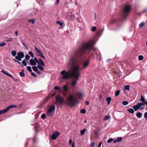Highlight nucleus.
<instances>
[{"label":"nucleus","mask_w":147,"mask_h":147,"mask_svg":"<svg viewBox=\"0 0 147 147\" xmlns=\"http://www.w3.org/2000/svg\"><path fill=\"white\" fill-rule=\"evenodd\" d=\"M79 48L74 54L71 56L68 60V64L71 66L69 71L63 70L60 72L62 76L61 78V81L62 80L69 79L71 78L78 79L80 75L79 72V66L78 58L82 56L83 53V44L81 42Z\"/></svg>","instance_id":"nucleus-1"},{"label":"nucleus","mask_w":147,"mask_h":147,"mask_svg":"<svg viewBox=\"0 0 147 147\" xmlns=\"http://www.w3.org/2000/svg\"><path fill=\"white\" fill-rule=\"evenodd\" d=\"M82 94L81 91L76 92L74 95L70 94L65 99L63 98L60 96L56 97V100L61 104H65L71 107H73L77 103L78 100L80 99L82 97Z\"/></svg>","instance_id":"nucleus-2"},{"label":"nucleus","mask_w":147,"mask_h":147,"mask_svg":"<svg viewBox=\"0 0 147 147\" xmlns=\"http://www.w3.org/2000/svg\"><path fill=\"white\" fill-rule=\"evenodd\" d=\"M95 44L94 40L93 39H91L83 44V53H89L92 50L94 51L95 49L93 47Z\"/></svg>","instance_id":"nucleus-3"},{"label":"nucleus","mask_w":147,"mask_h":147,"mask_svg":"<svg viewBox=\"0 0 147 147\" xmlns=\"http://www.w3.org/2000/svg\"><path fill=\"white\" fill-rule=\"evenodd\" d=\"M24 56V55L22 52H19L18 53L17 55L15 57V58L13 59L14 61L17 62L18 63L21 65V62L18 61H21L22 59L23 58Z\"/></svg>","instance_id":"nucleus-4"},{"label":"nucleus","mask_w":147,"mask_h":147,"mask_svg":"<svg viewBox=\"0 0 147 147\" xmlns=\"http://www.w3.org/2000/svg\"><path fill=\"white\" fill-rule=\"evenodd\" d=\"M145 105H146L147 107V102H146L144 103H142V102H139L137 105L134 106L132 107L135 111H136L139 109L142 110L144 109V107L143 106Z\"/></svg>","instance_id":"nucleus-5"},{"label":"nucleus","mask_w":147,"mask_h":147,"mask_svg":"<svg viewBox=\"0 0 147 147\" xmlns=\"http://www.w3.org/2000/svg\"><path fill=\"white\" fill-rule=\"evenodd\" d=\"M37 63L38 64V67L39 70L43 71L44 69V67L45 66V64L42 60L41 59H38Z\"/></svg>","instance_id":"nucleus-6"},{"label":"nucleus","mask_w":147,"mask_h":147,"mask_svg":"<svg viewBox=\"0 0 147 147\" xmlns=\"http://www.w3.org/2000/svg\"><path fill=\"white\" fill-rule=\"evenodd\" d=\"M55 107V106H51L47 112V115L49 116H52L54 114Z\"/></svg>","instance_id":"nucleus-7"},{"label":"nucleus","mask_w":147,"mask_h":147,"mask_svg":"<svg viewBox=\"0 0 147 147\" xmlns=\"http://www.w3.org/2000/svg\"><path fill=\"white\" fill-rule=\"evenodd\" d=\"M34 48L36 51V54L39 57L45 59V57L43 55V54L42 52L39 49L36 47L35 46Z\"/></svg>","instance_id":"nucleus-8"},{"label":"nucleus","mask_w":147,"mask_h":147,"mask_svg":"<svg viewBox=\"0 0 147 147\" xmlns=\"http://www.w3.org/2000/svg\"><path fill=\"white\" fill-rule=\"evenodd\" d=\"M131 9V7L129 5H126L123 9V11L125 13H128L129 12Z\"/></svg>","instance_id":"nucleus-9"},{"label":"nucleus","mask_w":147,"mask_h":147,"mask_svg":"<svg viewBox=\"0 0 147 147\" xmlns=\"http://www.w3.org/2000/svg\"><path fill=\"white\" fill-rule=\"evenodd\" d=\"M60 134V132L57 131H55L51 135V138L53 140H55Z\"/></svg>","instance_id":"nucleus-10"},{"label":"nucleus","mask_w":147,"mask_h":147,"mask_svg":"<svg viewBox=\"0 0 147 147\" xmlns=\"http://www.w3.org/2000/svg\"><path fill=\"white\" fill-rule=\"evenodd\" d=\"M38 59L36 57H35L34 58L30 60V64L33 65H36Z\"/></svg>","instance_id":"nucleus-11"},{"label":"nucleus","mask_w":147,"mask_h":147,"mask_svg":"<svg viewBox=\"0 0 147 147\" xmlns=\"http://www.w3.org/2000/svg\"><path fill=\"white\" fill-rule=\"evenodd\" d=\"M17 107V106L16 105H11L7 107L5 109L6 111V112H7L10 109L12 108H16Z\"/></svg>","instance_id":"nucleus-12"},{"label":"nucleus","mask_w":147,"mask_h":147,"mask_svg":"<svg viewBox=\"0 0 147 147\" xmlns=\"http://www.w3.org/2000/svg\"><path fill=\"white\" fill-rule=\"evenodd\" d=\"M89 62L88 60H83V69L86 68L88 65Z\"/></svg>","instance_id":"nucleus-13"},{"label":"nucleus","mask_w":147,"mask_h":147,"mask_svg":"<svg viewBox=\"0 0 147 147\" xmlns=\"http://www.w3.org/2000/svg\"><path fill=\"white\" fill-rule=\"evenodd\" d=\"M122 140L121 137H118L116 139H115L113 141L114 143L121 142Z\"/></svg>","instance_id":"nucleus-14"},{"label":"nucleus","mask_w":147,"mask_h":147,"mask_svg":"<svg viewBox=\"0 0 147 147\" xmlns=\"http://www.w3.org/2000/svg\"><path fill=\"white\" fill-rule=\"evenodd\" d=\"M106 99L107 102V105H109L112 99L111 97H108L106 98Z\"/></svg>","instance_id":"nucleus-15"},{"label":"nucleus","mask_w":147,"mask_h":147,"mask_svg":"<svg viewBox=\"0 0 147 147\" xmlns=\"http://www.w3.org/2000/svg\"><path fill=\"white\" fill-rule=\"evenodd\" d=\"M1 71L2 72L3 74H5L7 76H8L9 77H10L11 78L12 77V75H11L9 74L8 73L6 72H5L4 70H2Z\"/></svg>","instance_id":"nucleus-16"},{"label":"nucleus","mask_w":147,"mask_h":147,"mask_svg":"<svg viewBox=\"0 0 147 147\" xmlns=\"http://www.w3.org/2000/svg\"><path fill=\"white\" fill-rule=\"evenodd\" d=\"M142 115V113L138 112H137V113L136 114V116L138 118H141Z\"/></svg>","instance_id":"nucleus-17"},{"label":"nucleus","mask_w":147,"mask_h":147,"mask_svg":"<svg viewBox=\"0 0 147 147\" xmlns=\"http://www.w3.org/2000/svg\"><path fill=\"white\" fill-rule=\"evenodd\" d=\"M127 111L129 113L131 114H133L134 112V110L132 108H129L128 109Z\"/></svg>","instance_id":"nucleus-18"},{"label":"nucleus","mask_w":147,"mask_h":147,"mask_svg":"<svg viewBox=\"0 0 147 147\" xmlns=\"http://www.w3.org/2000/svg\"><path fill=\"white\" fill-rule=\"evenodd\" d=\"M140 100L141 101V102L143 103H144L146 102L145 101V100L144 96L142 95H141V98L140 99Z\"/></svg>","instance_id":"nucleus-19"},{"label":"nucleus","mask_w":147,"mask_h":147,"mask_svg":"<svg viewBox=\"0 0 147 147\" xmlns=\"http://www.w3.org/2000/svg\"><path fill=\"white\" fill-rule=\"evenodd\" d=\"M38 66L37 67V66H33L32 67V68L33 70L35 72H36L37 71H38Z\"/></svg>","instance_id":"nucleus-20"},{"label":"nucleus","mask_w":147,"mask_h":147,"mask_svg":"<svg viewBox=\"0 0 147 147\" xmlns=\"http://www.w3.org/2000/svg\"><path fill=\"white\" fill-rule=\"evenodd\" d=\"M56 23L57 24H59L60 26L62 27L61 28H63L64 27V26H63V23L62 22H61L60 21H57L56 22Z\"/></svg>","instance_id":"nucleus-21"},{"label":"nucleus","mask_w":147,"mask_h":147,"mask_svg":"<svg viewBox=\"0 0 147 147\" xmlns=\"http://www.w3.org/2000/svg\"><path fill=\"white\" fill-rule=\"evenodd\" d=\"M110 118V116L107 115L104 118V120L105 121L109 119Z\"/></svg>","instance_id":"nucleus-22"},{"label":"nucleus","mask_w":147,"mask_h":147,"mask_svg":"<svg viewBox=\"0 0 147 147\" xmlns=\"http://www.w3.org/2000/svg\"><path fill=\"white\" fill-rule=\"evenodd\" d=\"M13 40V38H7L6 41L7 42H9L10 41H11Z\"/></svg>","instance_id":"nucleus-23"},{"label":"nucleus","mask_w":147,"mask_h":147,"mask_svg":"<svg viewBox=\"0 0 147 147\" xmlns=\"http://www.w3.org/2000/svg\"><path fill=\"white\" fill-rule=\"evenodd\" d=\"M23 71H21L20 73V76H21L22 77H24L25 76V75L24 73V70L23 69Z\"/></svg>","instance_id":"nucleus-24"},{"label":"nucleus","mask_w":147,"mask_h":147,"mask_svg":"<svg viewBox=\"0 0 147 147\" xmlns=\"http://www.w3.org/2000/svg\"><path fill=\"white\" fill-rule=\"evenodd\" d=\"M27 69L30 72H32V68L30 66H28L27 67Z\"/></svg>","instance_id":"nucleus-25"},{"label":"nucleus","mask_w":147,"mask_h":147,"mask_svg":"<svg viewBox=\"0 0 147 147\" xmlns=\"http://www.w3.org/2000/svg\"><path fill=\"white\" fill-rule=\"evenodd\" d=\"M125 89L129 91V86L128 85H126L125 86Z\"/></svg>","instance_id":"nucleus-26"},{"label":"nucleus","mask_w":147,"mask_h":147,"mask_svg":"<svg viewBox=\"0 0 147 147\" xmlns=\"http://www.w3.org/2000/svg\"><path fill=\"white\" fill-rule=\"evenodd\" d=\"M11 55L13 56H15L16 54V52L15 51H11Z\"/></svg>","instance_id":"nucleus-27"},{"label":"nucleus","mask_w":147,"mask_h":147,"mask_svg":"<svg viewBox=\"0 0 147 147\" xmlns=\"http://www.w3.org/2000/svg\"><path fill=\"white\" fill-rule=\"evenodd\" d=\"M122 103L124 105H126L129 104V102L127 101H123Z\"/></svg>","instance_id":"nucleus-28"},{"label":"nucleus","mask_w":147,"mask_h":147,"mask_svg":"<svg viewBox=\"0 0 147 147\" xmlns=\"http://www.w3.org/2000/svg\"><path fill=\"white\" fill-rule=\"evenodd\" d=\"M120 92L119 90H117L115 92V95L116 96H117L119 95Z\"/></svg>","instance_id":"nucleus-29"},{"label":"nucleus","mask_w":147,"mask_h":147,"mask_svg":"<svg viewBox=\"0 0 147 147\" xmlns=\"http://www.w3.org/2000/svg\"><path fill=\"white\" fill-rule=\"evenodd\" d=\"M63 88L65 91H67L68 90V87L66 85L64 86L63 87Z\"/></svg>","instance_id":"nucleus-30"},{"label":"nucleus","mask_w":147,"mask_h":147,"mask_svg":"<svg viewBox=\"0 0 147 147\" xmlns=\"http://www.w3.org/2000/svg\"><path fill=\"white\" fill-rule=\"evenodd\" d=\"M144 26V22H142L140 24L139 26L140 28H142Z\"/></svg>","instance_id":"nucleus-31"},{"label":"nucleus","mask_w":147,"mask_h":147,"mask_svg":"<svg viewBox=\"0 0 147 147\" xmlns=\"http://www.w3.org/2000/svg\"><path fill=\"white\" fill-rule=\"evenodd\" d=\"M144 57L142 55H140L138 57V59L140 60H142L143 59Z\"/></svg>","instance_id":"nucleus-32"},{"label":"nucleus","mask_w":147,"mask_h":147,"mask_svg":"<svg viewBox=\"0 0 147 147\" xmlns=\"http://www.w3.org/2000/svg\"><path fill=\"white\" fill-rule=\"evenodd\" d=\"M22 63L23 64L24 66H26L27 65V62L26 60L25 59L22 61Z\"/></svg>","instance_id":"nucleus-33"},{"label":"nucleus","mask_w":147,"mask_h":147,"mask_svg":"<svg viewBox=\"0 0 147 147\" xmlns=\"http://www.w3.org/2000/svg\"><path fill=\"white\" fill-rule=\"evenodd\" d=\"M46 115L45 113L42 114L41 116V118L42 119H44L46 118Z\"/></svg>","instance_id":"nucleus-34"},{"label":"nucleus","mask_w":147,"mask_h":147,"mask_svg":"<svg viewBox=\"0 0 147 147\" xmlns=\"http://www.w3.org/2000/svg\"><path fill=\"white\" fill-rule=\"evenodd\" d=\"M6 111L5 109L0 111V115L6 113Z\"/></svg>","instance_id":"nucleus-35"},{"label":"nucleus","mask_w":147,"mask_h":147,"mask_svg":"<svg viewBox=\"0 0 147 147\" xmlns=\"http://www.w3.org/2000/svg\"><path fill=\"white\" fill-rule=\"evenodd\" d=\"M76 83L77 82L76 81L74 80L71 83V85L72 86H74L76 84Z\"/></svg>","instance_id":"nucleus-36"},{"label":"nucleus","mask_w":147,"mask_h":147,"mask_svg":"<svg viewBox=\"0 0 147 147\" xmlns=\"http://www.w3.org/2000/svg\"><path fill=\"white\" fill-rule=\"evenodd\" d=\"M28 53H29V54L31 55V57L32 58H33L34 57V54L33 53L32 51H30Z\"/></svg>","instance_id":"nucleus-37"},{"label":"nucleus","mask_w":147,"mask_h":147,"mask_svg":"<svg viewBox=\"0 0 147 147\" xmlns=\"http://www.w3.org/2000/svg\"><path fill=\"white\" fill-rule=\"evenodd\" d=\"M28 22H31L32 24H33L35 22V20L34 19L29 20H28Z\"/></svg>","instance_id":"nucleus-38"},{"label":"nucleus","mask_w":147,"mask_h":147,"mask_svg":"<svg viewBox=\"0 0 147 147\" xmlns=\"http://www.w3.org/2000/svg\"><path fill=\"white\" fill-rule=\"evenodd\" d=\"M30 56L28 55H26L25 57V58L27 60H28L30 58Z\"/></svg>","instance_id":"nucleus-39"},{"label":"nucleus","mask_w":147,"mask_h":147,"mask_svg":"<svg viewBox=\"0 0 147 147\" xmlns=\"http://www.w3.org/2000/svg\"><path fill=\"white\" fill-rule=\"evenodd\" d=\"M114 140V139L113 138H110L107 141V143H110L111 142Z\"/></svg>","instance_id":"nucleus-40"},{"label":"nucleus","mask_w":147,"mask_h":147,"mask_svg":"<svg viewBox=\"0 0 147 147\" xmlns=\"http://www.w3.org/2000/svg\"><path fill=\"white\" fill-rule=\"evenodd\" d=\"M60 87H59L57 86H55V87L54 88V89L56 90H59L60 89Z\"/></svg>","instance_id":"nucleus-41"},{"label":"nucleus","mask_w":147,"mask_h":147,"mask_svg":"<svg viewBox=\"0 0 147 147\" xmlns=\"http://www.w3.org/2000/svg\"><path fill=\"white\" fill-rule=\"evenodd\" d=\"M96 27L95 26H93L92 28V32H94L96 30Z\"/></svg>","instance_id":"nucleus-42"},{"label":"nucleus","mask_w":147,"mask_h":147,"mask_svg":"<svg viewBox=\"0 0 147 147\" xmlns=\"http://www.w3.org/2000/svg\"><path fill=\"white\" fill-rule=\"evenodd\" d=\"M5 43L4 42H2L0 43V47H3L5 46Z\"/></svg>","instance_id":"nucleus-43"},{"label":"nucleus","mask_w":147,"mask_h":147,"mask_svg":"<svg viewBox=\"0 0 147 147\" xmlns=\"http://www.w3.org/2000/svg\"><path fill=\"white\" fill-rule=\"evenodd\" d=\"M95 146V143L94 142H92L90 144V147H94Z\"/></svg>","instance_id":"nucleus-44"},{"label":"nucleus","mask_w":147,"mask_h":147,"mask_svg":"<svg viewBox=\"0 0 147 147\" xmlns=\"http://www.w3.org/2000/svg\"><path fill=\"white\" fill-rule=\"evenodd\" d=\"M72 142V140L71 139H70L69 140V144L70 146H71Z\"/></svg>","instance_id":"nucleus-45"},{"label":"nucleus","mask_w":147,"mask_h":147,"mask_svg":"<svg viewBox=\"0 0 147 147\" xmlns=\"http://www.w3.org/2000/svg\"><path fill=\"white\" fill-rule=\"evenodd\" d=\"M31 75L34 77H37V75L34 72L32 73Z\"/></svg>","instance_id":"nucleus-46"},{"label":"nucleus","mask_w":147,"mask_h":147,"mask_svg":"<svg viewBox=\"0 0 147 147\" xmlns=\"http://www.w3.org/2000/svg\"><path fill=\"white\" fill-rule=\"evenodd\" d=\"M22 44L26 48H28V47L26 44L24 42H22Z\"/></svg>","instance_id":"nucleus-47"},{"label":"nucleus","mask_w":147,"mask_h":147,"mask_svg":"<svg viewBox=\"0 0 147 147\" xmlns=\"http://www.w3.org/2000/svg\"><path fill=\"white\" fill-rule=\"evenodd\" d=\"M144 117L147 119V112H145L144 114Z\"/></svg>","instance_id":"nucleus-48"},{"label":"nucleus","mask_w":147,"mask_h":147,"mask_svg":"<svg viewBox=\"0 0 147 147\" xmlns=\"http://www.w3.org/2000/svg\"><path fill=\"white\" fill-rule=\"evenodd\" d=\"M102 96L101 95H100L98 96V98L99 100H101Z\"/></svg>","instance_id":"nucleus-49"},{"label":"nucleus","mask_w":147,"mask_h":147,"mask_svg":"<svg viewBox=\"0 0 147 147\" xmlns=\"http://www.w3.org/2000/svg\"><path fill=\"white\" fill-rule=\"evenodd\" d=\"M102 144V142H100V143L99 144L98 147H100L101 146Z\"/></svg>","instance_id":"nucleus-50"},{"label":"nucleus","mask_w":147,"mask_h":147,"mask_svg":"<svg viewBox=\"0 0 147 147\" xmlns=\"http://www.w3.org/2000/svg\"><path fill=\"white\" fill-rule=\"evenodd\" d=\"M36 72L39 75H40V74H42V72H41L40 71H39L38 70Z\"/></svg>","instance_id":"nucleus-51"},{"label":"nucleus","mask_w":147,"mask_h":147,"mask_svg":"<svg viewBox=\"0 0 147 147\" xmlns=\"http://www.w3.org/2000/svg\"><path fill=\"white\" fill-rule=\"evenodd\" d=\"M85 104L86 105H88L89 104V102L88 101H86L85 102Z\"/></svg>","instance_id":"nucleus-52"},{"label":"nucleus","mask_w":147,"mask_h":147,"mask_svg":"<svg viewBox=\"0 0 147 147\" xmlns=\"http://www.w3.org/2000/svg\"><path fill=\"white\" fill-rule=\"evenodd\" d=\"M71 147H75V143L74 142H73L72 143V144L71 145Z\"/></svg>","instance_id":"nucleus-53"},{"label":"nucleus","mask_w":147,"mask_h":147,"mask_svg":"<svg viewBox=\"0 0 147 147\" xmlns=\"http://www.w3.org/2000/svg\"><path fill=\"white\" fill-rule=\"evenodd\" d=\"M18 33V32L17 31H16L15 32V34L16 36H17Z\"/></svg>","instance_id":"nucleus-54"},{"label":"nucleus","mask_w":147,"mask_h":147,"mask_svg":"<svg viewBox=\"0 0 147 147\" xmlns=\"http://www.w3.org/2000/svg\"><path fill=\"white\" fill-rule=\"evenodd\" d=\"M59 0H57L56 2V4H59Z\"/></svg>","instance_id":"nucleus-55"},{"label":"nucleus","mask_w":147,"mask_h":147,"mask_svg":"<svg viewBox=\"0 0 147 147\" xmlns=\"http://www.w3.org/2000/svg\"><path fill=\"white\" fill-rule=\"evenodd\" d=\"M98 134V131L96 132L95 133V135L96 136H97Z\"/></svg>","instance_id":"nucleus-56"},{"label":"nucleus","mask_w":147,"mask_h":147,"mask_svg":"<svg viewBox=\"0 0 147 147\" xmlns=\"http://www.w3.org/2000/svg\"><path fill=\"white\" fill-rule=\"evenodd\" d=\"M86 130V129L85 128L83 129V135L84 134Z\"/></svg>","instance_id":"nucleus-57"},{"label":"nucleus","mask_w":147,"mask_h":147,"mask_svg":"<svg viewBox=\"0 0 147 147\" xmlns=\"http://www.w3.org/2000/svg\"><path fill=\"white\" fill-rule=\"evenodd\" d=\"M94 17L95 19L96 20V13H94Z\"/></svg>","instance_id":"nucleus-58"},{"label":"nucleus","mask_w":147,"mask_h":147,"mask_svg":"<svg viewBox=\"0 0 147 147\" xmlns=\"http://www.w3.org/2000/svg\"><path fill=\"white\" fill-rule=\"evenodd\" d=\"M19 106L20 107V108H21L22 106V103H21L19 105Z\"/></svg>","instance_id":"nucleus-59"},{"label":"nucleus","mask_w":147,"mask_h":147,"mask_svg":"<svg viewBox=\"0 0 147 147\" xmlns=\"http://www.w3.org/2000/svg\"><path fill=\"white\" fill-rule=\"evenodd\" d=\"M86 113V110L85 109H83V114H84Z\"/></svg>","instance_id":"nucleus-60"},{"label":"nucleus","mask_w":147,"mask_h":147,"mask_svg":"<svg viewBox=\"0 0 147 147\" xmlns=\"http://www.w3.org/2000/svg\"><path fill=\"white\" fill-rule=\"evenodd\" d=\"M80 133L81 135H83V129L81 130Z\"/></svg>","instance_id":"nucleus-61"},{"label":"nucleus","mask_w":147,"mask_h":147,"mask_svg":"<svg viewBox=\"0 0 147 147\" xmlns=\"http://www.w3.org/2000/svg\"><path fill=\"white\" fill-rule=\"evenodd\" d=\"M80 112L81 113H83V109H82L80 110Z\"/></svg>","instance_id":"nucleus-62"},{"label":"nucleus","mask_w":147,"mask_h":147,"mask_svg":"<svg viewBox=\"0 0 147 147\" xmlns=\"http://www.w3.org/2000/svg\"><path fill=\"white\" fill-rule=\"evenodd\" d=\"M36 124H37L38 125H37L35 127V128H36V126H38V124L37 123H36Z\"/></svg>","instance_id":"nucleus-63"},{"label":"nucleus","mask_w":147,"mask_h":147,"mask_svg":"<svg viewBox=\"0 0 147 147\" xmlns=\"http://www.w3.org/2000/svg\"><path fill=\"white\" fill-rule=\"evenodd\" d=\"M70 16V17H71H71H74V16H71V15Z\"/></svg>","instance_id":"nucleus-64"}]
</instances>
